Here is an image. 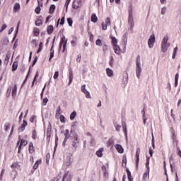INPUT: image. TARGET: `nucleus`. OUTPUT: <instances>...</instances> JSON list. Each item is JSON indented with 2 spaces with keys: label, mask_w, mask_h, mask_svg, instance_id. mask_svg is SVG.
Here are the masks:
<instances>
[{
  "label": "nucleus",
  "mask_w": 181,
  "mask_h": 181,
  "mask_svg": "<svg viewBox=\"0 0 181 181\" xmlns=\"http://www.w3.org/2000/svg\"><path fill=\"white\" fill-rule=\"evenodd\" d=\"M18 61H16L13 63V65H12V71H16V70H18Z\"/></svg>",
  "instance_id": "obj_25"
},
{
  "label": "nucleus",
  "mask_w": 181,
  "mask_h": 181,
  "mask_svg": "<svg viewBox=\"0 0 181 181\" xmlns=\"http://www.w3.org/2000/svg\"><path fill=\"white\" fill-rule=\"evenodd\" d=\"M60 111H61L60 106H58L56 110V117H59V115H60Z\"/></svg>",
  "instance_id": "obj_48"
},
{
  "label": "nucleus",
  "mask_w": 181,
  "mask_h": 181,
  "mask_svg": "<svg viewBox=\"0 0 181 181\" xmlns=\"http://www.w3.org/2000/svg\"><path fill=\"white\" fill-rule=\"evenodd\" d=\"M110 39L112 40V46H115L117 45L118 41L117 40V38L115 37H110Z\"/></svg>",
  "instance_id": "obj_30"
},
{
  "label": "nucleus",
  "mask_w": 181,
  "mask_h": 181,
  "mask_svg": "<svg viewBox=\"0 0 181 181\" xmlns=\"http://www.w3.org/2000/svg\"><path fill=\"white\" fill-rule=\"evenodd\" d=\"M113 145H114V139L110 138L107 142V146H108V148H110V146H112Z\"/></svg>",
  "instance_id": "obj_26"
},
{
  "label": "nucleus",
  "mask_w": 181,
  "mask_h": 181,
  "mask_svg": "<svg viewBox=\"0 0 181 181\" xmlns=\"http://www.w3.org/2000/svg\"><path fill=\"white\" fill-rule=\"evenodd\" d=\"M63 46V50L62 52L64 53L66 52V47H67V39H66V37L64 36L60 41L59 43V49H62V47Z\"/></svg>",
  "instance_id": "obj_4"
},
{
  "label": "nucleus",
  "mask_w": 181,
  "mask_h": 181,
  "mask_svg": "<svg viewBox=\"0 0 181 181\" xmlns=\"http://www.w3.org/2000/svg\"><path fill=\"white\" fill-rule=\"evenodd\" d=\"M32 138L33 139H37V132L36 129L32 131Z\"/></svg>",
  "instance_id": "obj_29"
},
{
  "label": "nucleus",
  "mask_w": 181,
  "mask_h": 181,
  "mask_svg": "<svg viewBox=\"0 0 181 181\" xmlns=\"http://www.w3.org/2000/svg\"><path fill=\"white\" fill-rule=\"evenodd\" d=\"M149 170L148 168H147L146 170V171L144 172V174L143 175V179H146L148 177H149Z\"/></svg>",
  "instance_id": "obj_33"
},
{
  "label": "nucleus",
  "mask_w": 181,
  "mask_h": 181,
  "mask_svg": "<svg viewBox=\"0 0 181 181\" xmlns=\"http://www.w3.org/2000/svg\"><path fill=\"white\" fill-rule=\"evenodd\" d=\"M126 172H127V177H131V176H132V175H131V171H129V169L127 168V169H126Z\"/></svg>",
  "instance_id": "obj_57"
},
{
  "label": "nucleus",
  "mask_w": 181,
  "mask_h": 181,
  "mask_svg": "<svg viewBox=\"0 0 181 181\" xmlns=\"http://www.w3.org/2000/svg\"><path fill=\"white\" fill-rule=\"evenodd\" d=\"M155 42H156L155 35H151L148 40V45L150 49H152V47H153Z\"/></svg>",
  "instance_id": "obj_5"
},
{
  "label": "nucleus",
  "mask_w": 181,
  "mask_h": 181,
  "mask_svg": "<svg viewBox=\"0 0 181 181\" xmlns=\"http://www.w3.org/2000/svg\"><path fill=\"white\" fill-rule=\"evenodd\" d=\"M59 177H53L50 181H59Z\"/></svg>",
  "instance_id": "obj_64"
},
{
  "label": "nucleus",
  "mask_w": 181,
  "mask_h": 181,
  "mask_svg": "<svg viewBox=\"0 0 181 181\" xmlns=\"http://www.w3.org/2000/svg\"><path fill=\"white\" fill-rule=\"evenodd\" d=\"M40 163H42V159H38L34 164L33 169H34V170H36V169L39 168V165H40Z\"/></svg>",
  "instance_id": "obj_16"
},
{
  "label": "nucleus",
  "mask_w": 181,
  "mask_h": 181,
  "mask_svg": "<svg viewBox=\"0 0 181 181\" xmlns=\"http://www.w3.org/2000/svg\"><path fill=\"white\" fill-rule=\"evenodd\" d=\"M115 127L116 131H117V132H119L121 131V125L118 124H115Z\"/></svg>",
  "instance_id": "obj_44"
},
{
  "label": "nucleus",
  "mask_w": 181,
  "mask_h": 181,
  "mask_svg": "<svg viewBox=\"0 0 181 181\" xmlns=\"http://www.w3.org/2000/svg\"><path fill=\"white\" fill-rule=\"evenodd\" d=\"M64 21H65V18L64 17H62L61 18V21H60V18L57 21V26H59V25H64Z\"/></svg>",
  "instance_id": "obj_31"
},
{
  "label": "nucleus",
  "mask_w": 181,
  "mask_h": 181,
  "mask_svg": "<svg viewBox=\"0 0 181 181\" xmlns=\"http://www.w3.org/2000/svg\"><path fill=\"white\" fill-rule=\"evenodd\" d=\"M42 49H43V42H40L39 48L37 51V54L40 53V52H42Z\"/></svg>",
  "instance_id": "obj_37"
},
{
  "label": "nucleus",
  "mask_w": 181,
  "mask_h": 181,
  "mask_svg": "<svg viewBox=\"0 0 181 181\" xmlns=\"http://www.w3.org/2000/svg\"><path fill=\"white\" fill-rule=\"evenodd\" d=\"M141 73H142V68H141V64L140 65H136V77L139 78L141 76Z\"/></svg>",
  "instance_id": "obj_9"
},
{
  "label": "nucleus",
  "mask_w": 181,
  "mask_h": 181,
  "mask_svg": "<svg viewBox=\"0 0 181 181\" xmlns=\"http://www.w3.org/2000/svg\"><path fill=\"white\" fill-rule=\"evenodd\" d=\"M91 22H93V23H97L98 22V18L97 17V15L95 13H93L90 18Z\"/></svg>",
  "instance_id": "obj_18"
},
{
  "label": "nucleus",
  "mask_w": 181,
  "mask_h": 181,
  "mask_svg": "<svg viewBox=\"0 0 181 181\" xmlns=\"http://www.w3.org/2000/svg\"><path fill=\"white\" fill-rule=\"evenodd\" d=\"M69 129H66V130H65V132H64V135L66 139H69V136H70L69 135Z\"/></svg>",
  "instance_id": "obj_42"
},
{
  "label": "nucleus",
  "mask_w": 181,
  "mask_h": 181,
  "mask_svg": "<svg viewBox=\"0 0 181 181\" xmlns=\"http://www.w3.org/2000/svg\"><path fill=\"white\" fill-rule=\"evenodd\" d=\"M81 88L82 93H83V94H85L86 98H91V95H90V92H88L87 90V89H86V85H83Z\"/></svg>",
  "instance_id": "obj_7"
},
{
  "label": "nucleus",
  "mask_w": 181,
  "mask_h": 181,
  "mask_svg": "<svg viewBox=\"0 0 181 181\" xmlns=\"http://www.w3.org/2000/svg\"><path fill=\"white\" fill-rule=\"evenodd\" d=\"M41 25H43V21L40 19H37V21H35V25L41 26Z\"/></svg>",
  "instance_id": "obj_34"
},
{
  "label": "nucleus",
  "mask_w": 181,
  "mask_h": 181,
  "mask_svg": "<svg viewBox=\"0 0 181 181\" xmlns=\"http://www.w3.org/2000/svg\"><path fill=\"white\" fill-rule=\"evenodd\" d=\"M105 23H106L107 26H110V25H111V19L110 18H107Z\"/></svg>",
  "instance_id": "obj_50"
},
{
  "label": "nucleus",
  "mask_w": 181,
  "mask_h": 181,
  "mask_svg": "<svg viewBox=\"0 0 181 181\" xmlns=\"http://www.w3.org/2000/svg\"><path fill=\"white\" fill-rule=\"evenodd\" d=\"M67 22H68L69 26H73V19H71V18H68Z\"/></svg>",
  "instance_id": "obj_46"
},
{
  "label": "nucleus",
  "mask_w": 181,
  "mask_h": 181,
  "mask_svg": "<svg viewBox=\"0 0 181 181\" xmlns=\"http://www.w3.org/2000/svg\"><path fill=\"white\" fill-rule=\"evenodd\" d=\"M21 9V4L19 3H16L13 6V12H19Z\"/></svg>",
  "instance_id": "obj_17"
},
{
  "label": "nucleus",
  "mask_w": 181,
  "mask_h": 181,
  "mask_svg": "<svg viewBox=\"0 0 181 181\" xmlns=\"http://www.w3.org/2000/svg\"><path fill=\"white\" fill-rule=\"evenodd\" d=\"M122 127H123V132L124 133L125 136H127V135H128V131H127V123H125V122H123L122 123Z\"/></svg>",
  "instance_id": "obj_19"
},
{
  "label": "nucleus",
  "mask_w": 181,
  "mask_h": 181,
  "mask_svg": "<svg viewBox=\"0 0 181 181\" xmlns=\"http://www.w3.org/2000/svg\"><path fill=\"white\" fill-rule=\"evenodd\" d=\"M103 152H104V148H100L98 151H96V155L98 158H103Z\"/></svg>",
  "instance_id": "obj_27"
},
{
  "label": "nucleus",
  "mask_w": 181,
  "mask_h": 181,
  "mask_svg": "<svg viewBox=\"0 0 181 181\" xmlns=\"http://www.w3.org/2000/svg\"><path fill=\"white\" fill-rule=\"evenodd\" d=\"M141 154V148H137L136 151V165L139 163V155Z\"/></svg>",
  "instance_id": "obj_13"
},
{
  "label": "nucleus",
  "mask_w": 181,
  "mask_h": 181,
  "mask_svg": "<svg viewBox=\"0 0 181 181\" xmlns=\"http://www.w3.org/2000/svg\"><path fill=\"white\" fill-rule=\"evenodd\" d=\"M54 30L53 25H50L47 28V35H52Z\"/></svg>",
  "instance_id": "obj_14"
},
{
  "label": "nucleus",
  "mask_w": 181,
  "mask_h": 181,
  "mask_svg": "<svg viewBox=\"0 0 181 181\" xmlns=\"http://www.w3.org/2000/svg\"><path fill=\"white\" fill-rule=\"evenodd\" d=\"M5 29H6V24H3L1 29H0V32H2L3 30H5Z\"/></svg>",
  "instance_id": "obj_59"
},
{
  "label": "nucleus",
  "mask_w": 181,
  "mask_h": 181,
  "mask_svg": "<svg viewBox=\"0 0 181 181\" xmlns=\"http://www.w3.org/2000/svg\"><path fill=\"white\" fill-rule=\"evenodd\" d=\"M4 129L6 132L9 131V129H11V124L10 123H6L5 125H4Z\"/></svg>",
  "instance_id": "obj_38"
},
{
  "label": "nucleus",
  "mask_w": 181,
  "mask_h": 181,
  "mask_svg": "<svg viewBox=\"0 0 181 181\" xmlns=\"http://www.w3.org/2000/svg\"><path fill=\"white\" fill-rule=\"evenodd\" d=\"M81 6V0H74L72 3V8L74 9H78Z\"/></svg>",
  "instance_id": "obj_6"
},
{
  "label": "nucleus",
  "mask_w": 181,
  "mask_h": 181,
  "mask_svg": "<svg viewBox=\"0 0 181 181\" xmlns=\"http://www.w3.org/2000/svg\"><path fill=\"white\" fill-rule=\"evenodd\" d=\"M35 119H36V116L35 115H33L30 118V121L31 122H35Z\"/></svg>",
  "instance_id": "obj_58"
},
{
  "label": "nucleus",
  "mask_w": 181,
  "mask_h": 181,
  "mask_svg": "<svg viewBox=\"0 0 181 181\" xmlns=\"http://www.w3.org/2000/svg\"><path fill=\"white\" fill-rule=\"evenodd\" d=\"M132 5H130L129 6V18H128V23L129 25H130V26L132 28L134 27V14L132 13Z\"/></svg>",
  "instance_id": "obj_3"
},
{
  "label": "nucleus",
  "mask_w": 181,
  "mask_h": 181,
  "mask_svg": "<svg viewBox=\"0 0 181 181\" xmlns=\"http://www.w3.org/2000/svg\"><path fill=\"white\" fill-rule=\"evenodd\" d=\"M151 158H148L147 160H146V168L147 169H150L149 168V160H150Z\"/></svg>",
  "instance_id": "obj_54"
},
{
  "label": "nucleus",
  "mask_w": 181,
  "mask_h": 181,
  "mask_svg": "<svg viewBox=\"0 0 181 181\" xmlns=\"http://www.w3.org/2000/svg\"><path fill=\"white\" fill-rule=\"evenodd\" d=\"M95 44L96 46H103V40H101L100 39H98L96 40Z\"/></svg>",
  "instance_id": "obj_41"
},
{
  "label": "nucleus",
  "mask_w": 181,
  "mask_h": 181,
  "mask_svg": "<svg viewBox=\"0 0 181 181\" xmlns=\"http://www.w3.org/2000/svg\"><path fill=\"white\" fill-rule=\"evenodd\" d=\"M166 13V7H163L161 8V14L165 15Z\"/></svg>",
  "instance_id": "obj_60"
},
{
  "label": "nucleus",
  "mask_w": 181,
  "mask_h": 181,
  "mask_svg": "<svg viewBox=\"0 0 181 181\" xmlns=\"http://www.w3.org/2000/svg\"><path fill=\"white\" fill-rule=\"evenodd\" d=\"M69 85L70 86L71 83H73V71H69Z\"/></svg>",
  "instance_id": "obj_23"
},
{
  "label": "nucleus",
  "mask_w": 181,
  "mask_h": 181,
  "mask_svg": "<svg viewBox=\"0 0 181 181\" xmlns=\"http://www.w3.org/2000/svg\"><path fill=\"white\" fill-rule=\"evenodd\" d=\"M78 144V141H74L72 143V146L75 148V151L77 149V144Z\"/></svg>",
  "instance_id": "obj_52"
},
{
  "label": "nucleus",
  "mask_w": 181,
  "mask_h": 181,
  "mask_svg": "<svg viewBox=\"0 0 181 181\" xmlns=\"http://www.w3.org/2000/svg\"><path fill=\"white\" fill-rule=\"evenodd\" d=\"M54 11H56V6L52 4L49 6V13H54Z\"/></svg>",
  "instance_id": "obj_28"
},
{
  "label": "nucleus",
  "mask_w": 181,
  "mask_h": 181,
  "mask_svg": "<svg viewBox=\"0 0 181 181\" xmlns=\"http://www.w3.org/2000/svg\"><path fill=\"white\" fill-rule=\"evenodd\" d=\"M177 47H175L173 49V56L172 58L173 59H175L176 58V54L177 53Z\"/></svg>",
  "instance_id": "obj_36"
},
{
  "label": "nucleus",
  "mask_w": 181,
  "mask_h": 181,
  "mask_svg": "<svg viewBox=\"0 0 181 181\" xmlns=\"http://www.w3.org/2000/svg\"><path fill=\"white\" fill-rule=\"evenodd\" d=\"M40 6L43 7V0H37Z\"/></svg>",
  "instance_id": "obj_56"
},
{
  "label": "nucleus",
  "mask_w": 181,
  "mask_h": 181,
  "mask_svg": "<svg viewBox=\"0 0 181 181\" xmlns=\"http://www.w3.org/2000/svg\"><path fill=\"white\" fill-rule=\"evenodd\" d=\"M40 6H41L38 5V6L35 8V12L37 13V15H39L40 13V11H42Z\"/></svg>",
  "instance_id": "obj_39"
},
{
  "label": "nucleus",
  "mask_w": 181,
  "mask_h": 181,
  "mask_svg": "<svg viewBox=\"0 0 181 181\" xmlns=\"http://www.w3.org/2000/svg\"><path fill=\"white\" fill-rule=\"evenodd\" d=\"M9 59H11V53L7 52L6 54L5 59L4 60V64H5V66H8L9 63Z\"/></svg>",
  "instance_id": "obj_10"
},
{
  "label": "nucleus",
  "mask_w": 181,
  "mask_h": 181,
  "mask_svg": "<svg viewBox=\"0 0 181 181\" xmlns=\"http://www.w3.org/2000/svg\"><path fill=\"white\" fill-rule=\"evenodd\" d=\"M26 127H28V122L26 120H23V124L18 128V131L20 132H23V131H25Z\"/></svg>",
  "instance_id": "obj_8"
},
{
  "label": "nucleus",
  "mask_w": 181,
  "mask_h": 181,
  "mask_svg": "<svg viewBox=\"0 0 181 181\" xmlns=\"http://www.w3.org/2000/svg\"><path fill=\"white\" fill-rule=\"evenodd\" d=\"M101 169H102L103 173H107V167L105 165H103L101 167Z\"/></svg>",
  "instance_id": "obj_55"
},
{
  "label": "nucleus",
  "mask_w": 181,
  "mask_h": 181,
  "mask_svg": "<svg viewBox=\"0 0 181 181\" xmlns=\"http://www.w3.org/2000/svg\"><path fill=\"white\" fill-rule=\"evenodd\" d=\"M28 151H29L30 153H35V147L33 146V142L29 143Z\"/></svg>",
  "instance_id": "obj_15"
},
{
  "label": "nucleus",
  "mask_w": 181,
  "mask_h": 181,
  "mask_svg": "<svg viewBox=\"0 0 181 181\" xmlns=\"http://www.w3.org/2000/svg\"><path fill=\"white\" fill-rule=\"evenodd\" d=\"M31 43L33 46H37V41L36 40H33Z\"/></svg>",
  "instance_id": "obj_61"
},
{
  "label": "nucleus",
  "mask_w": 181,
  "mask_h": 181,
  "mask_svg": "<svg viewBox=\"0 0 181 181\" xmlns=\"http://www.w3.org/2000/svg\"><path fill=\"white\" fill-rule=\"evenodd\" d=\"M107 26H108V25H107V23H102V29H103V30H107Z\"/></svg>",
  "instance_id": "obj_51"
},
{
  "label": "nucleus",
  "mask_w": 181,
  "mask_h": 181,
  "mask_svg": "<svg viewBox=\"0 0 181 181\" xmlns=\"http://www.w3.org/2000/svg\"><path fill=\"white\" fill-rule=\"evenodd\" d=\"M53 47H54V45H52L51 49H50V55L49 58V62L52 60V57H54V50L53 49Z\"/></svg>",
  "instance_id": "obj_22"
},
{
  "label": "nucleus",
  "mask_w": 181,
  "mask_h": 181,
  "mask_svg": "<svg viewBox=\"0 0 181 181\" xmlns=\"http://www.w3.org/2000/svg\"><path fill=\"white\" fill-rule=\"evenodd\" d=\"M33 33H34V36H39V35H40V30L37 28H33Z\"/></svg>",
  "instance_id": "obj_24"
},
{
  "label": "nucleus",
  "mask_w": 181,
  "mask_h": 181,
  "mask_svg": "<svg viewBox=\"0 0 181 181\" xmlns=\"http://www.w3.org/2000/svg\"><path fill=\"white\" fill-rule=\"evenodd\" d=\"M49 102V99L47 98H45L42 100V105L45 107V105H47V103Z\"/></svg>",
  "instance_id": "obj_45"
},
{
  "label": "nucleus",
  "mask_w": 181,
  "mask_h": 181,
  "mask_svg": "<svg viewBox=\"0 0 181 181\" xmlns=\"http://www.w3.org/2000/svg\"><path fill=\"white\" fill-rule=\"evenodd\" d=\"M169 40V37L168 35L165 36L161 42V50L163 53L168 52V49L170 47V43L168 42Z\"/></svg>",
  "instance_id": "obj_1"
},
{
  "label": "nucleus",
  "mask_w": 181,
  "mask_h": 181,
  "mask_svg": "<svg viewBox=\"0 0 181 181\" xmlns=\"http://www.w3.org/2000/svg\"><path fill=\"white\" fill-rule=\"evenodd\" d=\"M60 122H62V124H64V122H66V117H64V115H60Z\"/></svg>",
  "instance_id": "obj_47"
},
{
  "label": "nucleus",
  "mask_w": 181,
  "mask_h": 181,
  "mask_svg": "<svg viewBox=\"0 0 181 181\" xmlns=\"http://www.w3.org/2000/svg\"><path fill=\"white\" fill-rule=\"evenodd\" d=\"M70 1H71V0H66V1L65 6H66V9H67V8H69V4H70Z\"/></svg>",
  "instance_id": "obj_62"
},
{
  "label": "nucleus",
  "mask_w": 181,
  "mask_h": 181,
  "mask_svg": "<svg viewBox=\"0 0 181 181\" xmlns=\"http://www.w3.org/2000/svg\"><path fill=\"white\" fill-rule=\"evenodd\" d=\"M76 62L80 63L81 62V54L77 55Z\"/></svg>",
  "instance_id": "obj_53"
},
{
  "label": "nucleus",
  "mask_w": 181,
  "mask_h": 181,
  "mask_svg": "<svg viewBox=\"0 0 181 181\" xmlns=\"http://www.w3.org/2000/svg\"><path fill=\"white\" fill-rule=\"evenodd\" d=\"M37 77H39V71L36 72V74H35V76L34 77V79H33V81L32 82L31 87H33L35 86V81H36Z\"/></svg>",
  "instance_id": "obj_32"
},
{
  "label": "nucleus",
  "mask_w": 181,
  "mask_h": 181,
  "mask_svg": "<svg viewBox=\"0 0 181 181\" xmlns=\"http://www.w3.org/2000/svg\"><path fill=\"white\" fill-rule=\"evenodd\" d=\"M28 145V140L21 139V136H18V141H17V146H18V153H21L22 151V146H26Z\"/></svg>",
  "instance_id": "obj_2"
},
{
  "label": "nucleus",
  "mask_w": 181,
  "mask_h": 181,
  "mask_svg": "<svg viewBox=\"0 0 181 181\" xmlns=\"http://www.w3.org/2000/svg\"><path fill=\"white\" fill-rule=\"evenodd\" d=\"M179 81V74H176L175 77V81Z\"/></svg>",
  "instance_id": "obj_63"
},
{
  "label": "nucleus",
  "mask_w": 181,
  "mask_h": 181,
  "mask_svg": "<svg viewBox=\"0 0 181 181\" xmlns=\"http://www.w3.org/2000/svg\"><path fill=\"white\" fill-rule=\"evenodd\" d=\"M106 74L108 77H112V76H114V71H112L110 68H107Z\"/></svg>",
  "instance_id": "obj_21"
},
{
  "label": "nucleus",
  "mask_w": 181,
  "mask_h": 181,
  "mask_svg": "<svg viewBox=\"0 0 181 181\" xmlns=\"http://www.w3.org/2000/svg\"><path fill=\"white\" fill-rule=\"evenodd\" d=\"M18 91V86L16 84L14 85V87L12 88V96L16 97V93Z\"/></svg>",
  "instance_id": "obj_20"
},
{
  "label": "nucleus",
  "mask_w": 181,
  "mask_h": 181,
  "mask_svg": "<svg viewBox=\"0 0 181 181\" xmlns=\"http://www.w3.org/2000/svg\"><path fill=\"white\" fill-rule=\"evenodd\" d=\"M141 64V56L138 55L136 59V65Z\"/></svg>",
  "instance_id": "obj_43"
},
{
  "label": "nucleus",
  "mask_w": 181,
  "mask_h": 181,
  "mask_svg": "<svg viewBox=\"0 0 181 181\" xmlns=\"http://www.w3.org/2000/svg\"><path fill=\"white\" fill-rule=\"evenodd\" d=\"M113 50L116 54H121V48L118 45H113Z\"/></svg>",
  "instance_id": "obj_12"
},
{
  "label": "nucleus",
  "mask_w": 181,
  "mask_h": 181,
  "mask_svg": "<svg viewBox=\"0 0 181 181\" xmlns=\"http://www.w3.org/2000/svg\"><path fill=\"white\" fill-rule=\"evenodd\" d=\"M77 115V113L76 112V111H74L71 115H70V119L71 121H73V119H74V118H76Z\"/></svg>",
  "instance_id": "obj_35"
},
{
  "label": "nucleus",
  "mask_w": 181,
  "mask_h": 181,
  "mask_svg": "<svg viewBox=\"0 0 181 181\" xmlns=\"http://www.w3.org/2000/svg\"><path fill=\"white\" fill-rule=\"evenodd\" d=\"M115 148L116 151H117V152H119V153H124V148H122V146H121L119 144H116L115 146Z\"/></svg>",
  "instance_id": "obj_11"
},
{
  "label": "nucleus",
  "mask_w": 181,
  "mask_h": 181,
  "mask_svg": "<svg viewBox=\"0 0 181 181\" xmlns=\"http://www.w3.org/2000/svg\"><path fill=\"white\" fill-rule=\"evenodd\" d=\"M53 78H54V80H57V78H59V71H55Z\"/></svg>",
  "instance_id": "obj_49"
},
{
  "label": "nucleus",
  "mask_w": 181,
  "mask_h": 181,
  "mask_svg": "<svg viewBox=\"0 0 181 181\" xmlns=\"http://www.w3.org/2000/svg\"><path fill=\"white\" fill-rule=\"evenodd\" d=\"M109 64L110 67H112V66H114V57H112V56H111L110 58Z\"/></svg>",
  "instance_id": "obj_40"
}]
</instances>
